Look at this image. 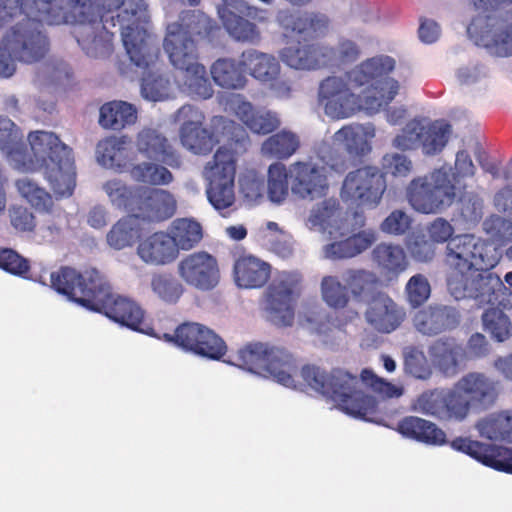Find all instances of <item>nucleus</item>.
<instances>
[{"instance_id":"obj_44","label":"nucleus","mask_w":512,"mask_h":512,"mask_svg":"<svg viewBox=\"0 0 512 512\" xmlns=\"http://www.w3.org/2000/svg\"><path fill=\"white\" fill-rule=\"evenodd\" d=\"M182 145L194 154L206 155L210 153L218 142L213 133L202 126H189L180 128Z\"/></svg>"},{"instance_id":"obj_37","label":"nucleus","mask_w":512,"mask_h":512,"mask_svg":"<svg viewBox=\"0 0 512 512\" xmlns=\"http://www.w3.org/2000/svg\"><path fill=\"white\" fill-rule=\"evenodd\" d=\"M139 187L127 185L120 179H112L104 183L103 190L115 208L134 215L141 196Z\"/></svg>"},{"instance_id":"obj_7","label":"nucleus","mask_w":512,"mask_h":512,"mask_svg":"<svg viewBox=\"0 0 512 512\" xmlns=\"http://www.w3.org/2000/svg\"><path fill=\"white\" fill-rule=\"evenodd\" d=\"M215 127L221 126L222 134L227 136V143L220 146L211 161L203 169V176L208 182L206 195L209 203L218 211L231 207L235 202L234 180L238 156L246 152L249 137L245 129L223 116L212 120Z\"/></svg>"},{"instance_id":"obj_45","label":"nucleus","mask_w":512,"mask_h":512,"mask_svg":"<svg viewBox=\"0 0 512 512\" xmlns=\"http://www.w3.org/2000/svg\"><path fill=\"white\" fill-rule=\"evenodd\" d=\"M451 125L445 121H436L428 126H422L421 147L426 155H434L445 147Z\"/></svg>"},{"instance_id":"obj_40","label":"nucleus","mask_w":512,"mask_h":512,"mask_svg":"<svg viewBox=\"0 0 512 512\" xmlns=\"http://www.w3.org/2000/svg\"><path fill=\"white\" fill-rule=\"evenodd\" d=\"M372 258L387 275L398 276L408 265L405 251L399 245L380 243L373 249Z\"/></svg>"},{"instance_id":"obj_62","label":"nucleus","mask_w":512,"mask_h":512,"mask_svg":"<svg viewBox=\"0 0 512 512\" xmlns=\"http://www.w3.org/2000/svg\"><path fill=\"white\" fill-rule=\"evenodd\" d=\"M411 226V218L402 210L392 211L381 223V230L391 235H403Z\"/></svg>"},{"instance_id":"obj_21","label":"nucleus","mask_w":512,"mask_h":512,"mask_svg":"<svg viewBox=\"0 0 512 512\" xmlns=\"http://www.w3.org/2000/svg\"><path fill=\"white\" fill-rule=\"evenodd\" d=\"M460 323L459 312L446 305H430L413 317L416 330L426 336H436L454 330Z\"/></svg>"},{"instance_id":"obj_33","label":"nucleus","mask_w":512,"mask_h":512,"mask_svg":"<svg viewBox=\"0 0 512 512\" xmlns=\"http://www.w3.org/2000/svg\"><path fill=\"white\" fill-rule=\"evenodd\" d=\"M242 65L249 74L263 82L271 83L277 79L280 73V65L277 59L267 53L255 49H248L241 54Z\"/></svg>"},{"instance_id":"obj_10","label":"nucleus","mask_w":512,"mask_h":512,"mask_svg":"<svg viewBox=\"0 0 512 512\" xmlns=\"http://www.w3.org/2000/svg\"><path fill=\"white\" fill-rule=\"evenodd\" d=\"M395 64L394 58L378 55L363 61L349 72V79L357 86L369 85L375 91L373 95H365L367 110L377 112L385 109L398 94V81L388 77Z\"/></svg>"},{"instance_id":"obj_56","label":"nucleus","mask_w":512,"mask_h":512,"mask_svg":"<svg viewBox=\"0 0 512 512\" xmlns=\"http://www.w3.org/2000/svg\"><path fill=\"white\" fill-rule=\"evenodd\" d=\"M431 294V287L427 277L423 274L413 275L405 286L407 302L412 308L423 305Z\"/></svg>"},{"instance_id":"obj_15","label":"nucleus","mask_w":512,"mask_h":512,"mask_svg":"<svg viewBox=\"0 0 512 512\" xmlns=\"http://www.w3.org/2000/svg\"><path fill=\"white\" fill-rule=\"evenodd\" d=\"M358 87L354 82L341 77H328L319 87V99L324 105L325 113L332 118L343 119L365 107V97L352 92V88Z\"/></svg>"},{"instance_id":"obj_8","label":"nucleus","mask_w":512,"mask_h":512,"mask_svg":"<svg viewBox=\"0 0 512 512\" xmlns=\"http://www.w3.org/2000/svg\"><path fill=\"white\" fill-rule=\"evenodd\" d=\"M475 166L469 153L461 150L456 154L455 172L440 167L430 174L412 179L406 196L414 210L424 214H435L450 207L465 188L462 178L474 175Z\"/></svg>"},{"instance_id":"obj_26","label":"nucleus","mask_w":512,"mask_h":512,"mask_svg":"<svg viewBox=\"0 0 512 512\" xmlns=\"http://www.w3.org/2000/svg\"><path fill=\"white\" fill-rule=\"evenodd\" d=\"M138 151L146 158L164 163L171 167H179L181 159L168 139L156 129L144 128L136 139Z\"/></svg>"},{"instance_id":"obj_22","label":"nucleus","mask_w":512,"mask_h":512,"mask_svg":"<svg viewBox=\"0 0 512 512\" xmlns=\"http://www.w3.org/2000/svg\"><path fill=\"white\" fill-rule=\"evenodd\" d=\"M272 267L263 259L249 253L238 255L233 263V280L242 289L264 287L271 277Z\"/></svg>"},{"instance_id":"obj_35","label":"nucleus","mask_w":512,"mask_h":512,"mask_svg":"<svg viewBox=\"0 0 512 512\" xmlns=\"http://www.w3.org/2000/svg\"><path fill=\"white\" fill-rule=\"evenodd\" d=\"M220 18L223 27L236 42L256 45L261 41L259 27L245 17L229 10H223Z\"/></svg>"},{"instance_id":"obj_39","label":"nucleus","mask_w":512,"mask_h":512,"mask_svg":"<svg viewBox=\"0 0 512 512\" xmlns=\"http://www.w3.org/2000/svg\"><path fill=\"white\" fill-rule=\"evenodd\" d=\"M140 235L141 228L137 216L127 215L111 227L106 235V241L111 248L121 250L132 246Z\"/></svg>"},{"instance_id":"obj_20","label":"nucleus","mask_w":512,"mask_h":512,"mask_svg":"<svg viewBox=\"0 0 512 512\" xmlns=\"http://www.w3.org/2000/svg\"><path fill=\"white\" fill-rule=\"evenodd\" d=\"M139 191L140 201L134 214L138 220L141 218L149 222H162L176 213L177 202L169 191L147 186H140Z\"/></svg>"},{"instance_id":"obj_42","label":"nucleus","mask_w":512,"mask_h":512,"mask_svg":"<svg viewBox=\"0 0 512 512\" xmlns=\"http://www.w3.org/2000/svg\"><path fill=\"white\" fill-rule=\"evenodd\" d=\"M343 281L357 301H364L373 295L380 282L374 272L366 269H348L343 275Z\"/></svg>"},{"instance_id":"obj_31","label":"nucleus","mask_w":512,"mask_h":512,"mask_svg":"<svg viewBox=\"0 0 512 512\" xmlns=\"http://www.w3.org/2000/svg\"><path fill=\"white\" fill-rule=\"evenodd\" d=\"M242 59L219 58L210 67L214 83L224 89L238 90L245 87L247 78Z\"/></svg>"},{"instance_id":"obj_58","label":"nucleus","mask_w":512,"mask_h":512,"mask_svg":"<svg viewBox=\"0 0 512 512\" xmlns=\"http://www.w3.org/2000/svg\"><path fill=\"white\" fill-rule=\"evenodd\" d=\"M0 268L4 271L26 278L30 271L29 261L10 248L0 249Z\"/></svg>"},{"instance_id":"obj_23","label":"nucleus","mask_w":512,"mask_h":512,"mask_svg":"<svg viewBox=\"0 0 512 512\" xmlns=\"http://www.w3.org/2000/svg\"><path fill=\"white\" fill-rule=\"evenodd\" d=\"M434 366L445 376L454 377L467 360L466 348L454 337H442L428 348Z\"/></svg>"},{"instance_id":"obj_12","label":"nucleus","mask_w":512,"mask_h":512,"mask_svg":"<svg viewBox=\"0 0 512 512\" xmlns=\"http://www.w3.org/2000/svg\"><path fill=\"white\" fill-rule=\"evenodd\" d=\"M387 189L386 177L376 166H363L349 172L341 187V198L357 207H377Z\"/></svg>"},{"instance_id":"obj_11","label":"nucleus","mask_w":512,"mask_h":512,"mask_svg":"<svg viewBox=\"0 0 512 512\" xmlns=\"http://www.w3.org/2000/svg\"><path fill=\"white\" fill-rule=\"evenodd\" d=\"M481 249V240L473 234L455 235L446 244L442 264L449 292L460 291L465 279L478 271Z\"/></svg>"},{"instance_id":"obj_17","label":"nucleus","mask_w":512,"mask_h":512,"mask_svg":"<svg viewBox=\"0 0 512 512\" xmlns=\"http://www.w3.org/2000/svg\"><path fill=\"white\" fill-rule=\"evenodd\" d=\"M467 33L478 46L494 48L501 56L512 55V23L506 24L495 16H477L467 27Z\"/></svg>"},{"instance_id":"obj_47","label":"nucleus","mask_w":512,"mask_h":512,"mask_svg":"<svg viewBox=\"0 0 512 512\" xmlns=\"http://www.w3.org/2000/svg\"><path fill=\"white\" fill-rule=\"evenodd\" d=\"M129 173L134 181L150 185H167L173 180L172 173L166 167L150 162L133 165Z\"/></svg>"},{"instance_id":"obj_16","label":"nucleus","mask_w":512,"mask_h":512,"mask_svg":"<svg viewBox=\"0 0 512 512\" xmlns=\"http://www.w3.org/2000/svg\"><path fill=\"white\" fill-rule=\"evenodd\" d=\"M177 274L187 286L202 292L215 289L221 279L217 258L206 251L184 256L178 262Z\"/></svg>"},{"instance_id":"obj_53","label":"nucleus","mask_w":512,"mask_h":512,"mask_svg":"<svg viewBox=\"0 0 512 512\" xmlns=\"http://www.w3.org/2000/svg\"><path fill=\"white\" fill-rule=\"evenodd\" d=\"M98 162L109 168H121L124 155L123 143L116 138H106L96 147Z\"/></svg>"},{"instance_id":"obj_24","label":"nucleus","mask_w":512,"mask_h":512,"mask_svg":"<svg viewBox=\"0 0 512 512\" xmlns=\"http://www.w3.org/2000/svg\"><path fill=\"white\" fill-rule=\"evenodd\" d=\"M277 21L285 30L303 36L304 40L316 39L327 33L330 19L320 12L292 13L289 10H281L277 14Z\"/></svg>"},{"instance_id":"obj_9","label":"nucleus","mask_w":512,"mask_h":512,"mask_svg":"<svg viewBox=\"0 0 512 512\" xmlns=\"http://www.w3.org/2000/svg\"><path fill=\"white\" fill-rule=\"evenodd\" d=\"M233 365L272 377L285 387H295L293 374L297 371L296 360L283 347L269 343L252 342L230 356Z\"/></svg>"},{"instance_id":"obj_38","label":"nucleus","mask_w":512,"mask_h":512,"mask_svg":"<svg viewBox=\"0 0 512 512\" xmlns=\"http://www.w3.org/2000/svg\"><path fill=\"white\" fill-rule=\"evenodd\" d=\"M168 234L179 254V250L188 251L200 243L203 238V229L200 223L193 219L178 218L171 223Z\"/></svg>"},{"instance_id":"obj_60","label":"nucleus","mask_w":512,"mask_h":512,"mask_svg":"<svg viewBox=\"0 0 512 512\" xmlns=\"http://www.w3.org/2000/svg\"><path fill=\"white\" fill-rule=\"evenodd\" d=\"M340 206L336 199H324L312 210L310 220L323 228L330 225L339 213Z\"/></svg>"},{"instance_id":"obj_63","label":"nucleus","mask_w":512,"mask_h":512,"mask_svg":"<svg viewBox=\"0 0 512 512\" xmlns=\"http://www.w3.org/2000/svg\"><path fill=\"white\" fill-rule=\"evenodd\" d=\"M11 225L20 232H33L36 227L35 216L26 207L13 206L9 210Z\"/></svg>"},{"instance_id":"obj_46","label":"nucleus","mask_w":512,"mask_h":512,"mask_svg":"<svg viewBox=\"0 0 512 512\" xmlns=\"http://www.w3.org/2000/svg\"><path fill=\"white\" fill-rule=\"evenodd\" d=\"M289 170L281 162H275L268 168V197L274 203H282L289 195Z\"/></svg>"},{"instance_id":"obj_25","label":"nucleus","mask_w":512,"mask_h":512,"mask_svg":"<svg viewBox=\"0 0 512 512\" xmlns=\"http://www.w3.org/2000/svg\"><path fill=\"white\" fill-rule=\"evenodd\" d=\"M365 317L378 332L391 333L404 321L406 312L388 295L379 294L371 301Z\"/></svg>"},{"instance_id":"obj_51","label":"nucleus","mask_w":512,"mask_h":512,"mask_svg":"<svg viewBox=\"0 0 512 512\" xmlns=\"http://www.w3.org/2000/svg\"><path fill=\"white\" fill-rule=\"evenodd\" d=\"M169 79L162 74L149 70L142 78L141 94L150 101H162L169 95Z\"/></svg>"},{"instance_id":"obj_59","label":"nucleus","mask_w":512,"mask_h":512,"mask_svg":"<svg viewBox=\"0 0 512 512\" xmlns=\"http://www.w3.org/2000/svg\"><path fill=\"white\" fill-rule=\"evenodd\" d=\"M382 173L391 174L393 177L405 178L413 170L412 161L405 155L398 153H387L381 160Z\"/></svg>"},{"instance_id":"obj_36","label":"nucleus","mask_w":512,"mask_h":512,"mask_svg":"<svg viewBox=\"0 0 512 512\" xmlns=\"http://www.w3.org/2000/svg\"><path fill=\"white\" fill-rule=\"evenodd\" d=\"M280 58L286 65L294 69H316L319 66V47L307 40L304 43L297 41L295 45L283 48Z\"/></svg>"},{"instance_id":"obj_30","label":"nucleus","mask_w":512,"mask_h":512,"mask_svg":"<svg viewBox=\"0 0 512 512\" xmlns=\"http://www.w3.org/2000/svg\"><path fill=\"white\" fill-rule=\"evenodd\" d=\"M376 241L371 230H362L344 239L333 241L323 247L325 258L341 260L356 257L369 249Z\"/></svg>"},{"instance_id":"obj_61","label":"nucleus","mask_w":512,"mask_h":512,"mask_svg":"<svg viewBox=\"0 0 512 512\" xmlns=\"http://www.w3.org/2000/svg\"><path fill=\"white\" fill-rule=\"evenodd\" d=\"M67 224V217L64 213L59 212L53 214L47 212L43 223L40 226L42 237L49 242H53L60 238L63 227Z\"/></svg>"},{"instance_id":"obj_4","label":"nucleus","mask_w":512,"mask_h":512,"mask_svg":"<svg viewBox=\"0 0 512 512\" xmlns=\"http://www.w3.org/2000/svg\"><path fill=\"white\" fill-rule=\"evenodd\" d=\"M301 376L308 386L331 399L340 410L359 418L372 414L376 407L375 399L359 388L361 382L382 398H399L404 394L403 386L379 377L371 369H363L359 379L341 368L327 372L315 365H305Z\"/></svg>"},{"instance_id":"obj_28","label":"nucleus","mask_w":512,"mask_h":512,"mask_svg":"<svg viewBox=\"0 0 512 512\" xmlns=\"http://www.w3.org/2000/svg\"><path fill=\"white\" fill-rule=\"evenodd\" d=\"M402 436L428 445L440 446L446 443V433L435 423L417 417L405 416L396 429Z\"/></svg>"},{"instance_id":"obj_50","label":"nucleus","mask_w":512,"mask_h":512,"mask_svg":"<svg viewBox=\"0 0 512 512\" xmlns=\"http://www.w3.org/2000/svg\"><path fill=\"white\" fill-rule=\"evenodd\" d=\"M483 325L498 342L507 340L512 334V324L502 309L489 308L482 315Z\"/></svg>"},{"instance_id":"obj_3","label":"nucleus","mask_w":512,"mask_h":512,"mask_svg":"<svg viewBox=\"0 0 512 512\" xmlns=\"http://www.w3.org/2000/svg\"><path fill=\"white\" fill-rule=\"evenodd\" d=\"M51 287L59 294L134 331L153 335L145 311L134 300L116 295L106 278L95 268L80 273L62 266L50 275Z\"/></svg>"},{"instance_id":"obj_5","label":"nucleus","mask_w":512,"mask_h":512,"mask_svg":"<svg viewBox=\"0 0 512 512\" xmlns=\"http://www.w3.org/2000/svg\"><path fill=\"white\" fill-rule=\"evenodd\" d=\"M216 23L202 13L183 12L180 22L169 24L163 47L171 64L182 72V84L189 94L209 99L214 90L206 68L198 61L196 39H209L217 29Z\"/></svg>"},{"instance_id":"obj_54","label":"nucleus","mask_w":512,"mask_h":512,"mask_svg":"<svg viewBox=\"0 0 512 512\" xmlns=\"http://www.w3.org/2000/svg\"><path fill=\"white\" fill-rule=\"evenodd\" d=\"M321 293L323 300L333 308H344L349 302L346 285L335 276H325L321 281Z\"/></svg>"},{"instance_id":"obj_57","label":"nucleus","mask_w":512,"mask_h":512,"mask_svg":"<svg viewBox=\"0 0 512 512\" xmlns=\"http://www.w3.org/2000/svg\"><path fill=\"white\" fill-rule=\"evenodd\" d=\"M422 126L417 120L408 122L401 133L393 139V147L406 151L421 146Z\"/></svg>"},{"instance_id":"obj_27","label":"nucleus","mask_w":512,"mask_h":512,"mask_svg":"<svg viewBox=\"0 0 512 512\" xmlns=\"http://www.w3.org/2000/svg\"><path fill=\"white\" fill-rule=\"evenodd\" d=\"M137 254L143 262L155 266L172 263L178 257L175 243L168 232L163 231L154 232L140 241Z\"/></svg>"},{"instance_id":"obj_2","label":"nucleus","mask_w":512,"mask_h":512,"mask_svg":"<svg viewBox=\"0 0 512 512\" xmlns=\"http://www.w3.org/2000/svg\"><path fill=\"white\" fill-rule=\"evenodd\" d=\"M27 139L30 151L20 128L8 117L0 116V150L13 167L23 172L43 170L55 193L70 195L74 176L72 149L53 132L31 131Z\"/></svg>"},{"instance_id":"obj_14","label":"nucleus","mask_w":512,"mask_h":512,"mask_svg":"<svg viewBox=\"0 0 512 512\" xmlns=\"http://www.w3.org/2000/svg\"><path fill=\"white\" fill-rule=\"evenodd\" d=\"M301 277L297 273L281 272L268 285L264 293L265 310L277 326H292L295 318V295Z\"/></svg>"},{"instance_id":"obj_18","label":"nucleus","mask_w":512,"mask_h":512,"mask_svg":"<svg viewBox=\"0 0 512 512\" xmlns=\"http://www.w3.org/2000/svg\"><path fill=\"white\" fill-rule=\"evenodd\" d=\"M451 447L465 453L497 471L512 474V449L494 444H485L466 437H457L451 442Z\"/></svg>"},{"instance_id":"obj_13","label":"nucleus","mask_w":512,"mask_h":512,"mask_svg":"<svg viewBox=\"0 0 512 512\" xmlns=\"http://www.w3.org/2000/svg\"><path fill=\"white\" fill-rule=\"evenodd\" d=\"M153 336L212 360H220L227 351L226 343L220 336L198 323H182L172 334L164 333L160 335L154 333Z\"/></svg>"},{"instance_id":"obj_1","label":"nucleus","mask_w":512,"mask_h":512,"mask_svg":"<svg viewBox=\"0 0 512 512\" xmlns=\"http://www.w3.org/2000/svg\"><path fill=\"white\" fill-rule=\"evenodd\" d=\"M0 0V29L19 19L3 34L0 43V77H11L15 61L32 64L43 59L49 51V39L43 31L48 25L73 24L72 34L84 53L92 58H104L113 50L114 34L104 22L111 15L116 22L130 61L139 68L154 66L159 49L150 43V35L140 25L139 14L146 10L144 0Z\"/></svg>"},{"instance_id":"obj_43","label":"nucleus","mask_w":512,"mask_h":512,"mask_svg":"<svg viewBox=\"0 0 512 512\" xmlns=\"http://www.w3.org/2000/svg\"><path fill=\"white\" fill-rule=\"evenodd\" d=\"M481 437L512 442V412L489 415L476 423Z\"/></svg>"},{"instance_id":"obj_6","label":"nucleus","mask_w":512,"mask_h":512,"mask_svg":"<svg viewBox=\"0 0 512 512\" xmlns=\"http://www.w3.org/2000/svg\"><path fill=\"white\" fill-rule=\"evenodd\" d=\"M499 397V382L482 372H469L452 388L422 392L412 403V410L440 421H464L471 407L487 409Z\"/></svg>"},{"instance_id":"obj_49","label":"nucleus","mask_w":512,"mask_h":512,"mask_svg":"<svg viewBox=\"0 0 512 512\" xmlns=\"http://www.w3.org/2000/svg\"><path fill=\"white\" fill-rule=\"evenodd\" d=\"M152 291L164 302L174 304L184 293L183 285L170 273H155L151 278Z\"/></svg>"},{"instance_id":"obj_32","label":"nucleus","mask_w":512,"mask_h":512,"mask_svg":"<svg viewBox=\"0 0 512 512\" xmlns=\"http://www.w3.org/2000/svg\"><path fill=\"white\" fill-rule=\"evenodd\" d=\"M137 121L134 105L120 100L104 103L99 109V125L104 129L119 131Z\"/></svg>"},{"instance_id":"obj_41","label":"nucleus","mask_w":512,"mask_h":512,"mask_svg":"<svg viewBox=\"0 0 512 512\" xmlns=\"http://www.w3.org/2000/svg\"><path fill=\"white\" fill-rule=\"evenodd\" d=\"M300 147V139L296 133L281 130L269 136L261 146L264 156L277 160L290 158Z\"/></svg>"},{"instance_id":"obj_34","label":"nucleus","mask_w":512,"mask_h":512,"mask_svg":"<svg viewBox=\"0 0 512 512\" xmlns=\"http://www.w3.org/2000/svg\"><path fill=\"white\" fill-rule=\"evenodd\" d=\"M235 114L247 128L253 133L266 135L275 131L280 126L276 114L270 111L256 110L251 103L242 101L236 109Z\"/></svg>"},{"instance_id":"obj_29","label":"nucleus","mask_w":512,"mask_h":512,"mask_svg":"<svg viewBox=\"0 0 512 512\" xmlns=\"http://www.w3.org/2000/svg\"><path fill=\"white\" fill-rule=\"evenodd\" d=\"M495 280L502 281L501 278L488 270H479L465 279L464 287L460 291L452 290L450 293L456 299L472 298L481 304H489L494 296L498 286Z\"/></svg>"},{"instance_id":"obj_55","label":"nucleus","mask_w":512,"mask_h":512,"mask_svg":"<svg viewBox=\"0 0 512 512\" xmlns=\"http://www.w3.org/2000/svg\"><path fill=\"white\" fill-rule=\"evenodd\" d=\"M334 139L342 144L349 153L361 154L365 151L367 141L360 126L347 125L339 129Z\"/></svg>"},{"instance_id":"obj_64","label":"nucleus","mask_w":512,"mask_h":512,"mask_svg":"<svg viewBox=\"0 0 512 512\" xmlns=\"http://www.w3.org/2000/svg\"><path fill=\"white\" fill-rule=\"evenodd\" d=\"M430 240L435 244L448 243L453 239L454 227L445 218L437 217L427 227Z\"/></svg>"},{"instance_id":"obj_48","label":"nucleus","mask_w":512,"mask_h":512,"mask_svg":"<svg viewBox=\"0 0 512 512\" xmlns=\"http://www.w3.org/2000/svg\"><path fill=\"white\" fill-rule=\"evenodd\" d=\"M403 370L406 374L420 380L432 376V368L422 349L416 346L403 348Z\"/></svg>"},{"instance_id":"obj_19","label":"nucleus","mask_w":512,"mask_h":512,"mask_svg":"<svg viewBox=\"0 0 512 512\" xmlns=\"http://www.w3.org/2000/svg\"><path fill=\"white\" fill-rule=\"evenodd\" d=\"M292 193L301 199L322 197L328 190L327 177L310 162L297 161L289 167Z\"/></svg>"},{"instance_id":"obj_52","label":"nucleus","mask_w":512,"mask_h":512,"mask_svg":"<svg viewBox=\"0 0 512 512\" xmlns=\"http://www.w3.org/2000/svg\"><path fill=\"white\" fill-rule=\"evenodd\" d=\"M15 185L21 196L36 209L48 211L52 206L51 195L29 178L18 179Z\"/></svg>"}]
</instances>
